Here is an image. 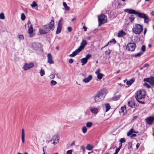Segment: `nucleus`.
<instances>
[{"label": "nucleus", "mask_w": 154, "mask_h": 154, "mask_svg": "<svg viewBox=\"0 0 154 154\" xmlns=\"http://www.w3.org/2000/svg\"><path fill=\"white\" fill-rule=\"evenodd\" d=\"M106 94V90L105 89L100 91L91 98V103L93 104L101 101L104 99Z\"/></svg>", "instance_id": "1"}, {"label": "nucleus", "mask_w": 154, "mask_h": 154, "mask_svg": "<svg viewBox=\"0 0 154 154\" xmlns=\"http://www.w3.org/2000/svg\"><path fill=\"white\" fill-rule=\"evenodd\" d=\"M54 20H52L48 25L43 26V29H39V32L41 34H44L48 33L51 30L54 29Z\"/></svg>", "instance_id": "2"}, {"label": "nucleus", "mask_w": 154, "mask_h": 154, "mask_svg": "<svg viewBox=\"0 0 154 154\" xmlns=\"http://www.w3.org/2000/svg\"><path fill=\"white\" fill-rule=\"evenodd\" d=\"M146 93L145 91L144 90H139L137 92L135 98L136 100L140 103L144 104L145 103L143 101H140L139 100L144 98L145 97Z\"/></svg>", "instance_id": "3"}, {"label": "nucleus", "mask_w": 154, "mask_h": 154, "mask_svg": "<svg viewBox=\"0 0 154 154\" xmlns=\"http://www.w3.org/2000/svg\"><path fill=\"white\" fill-rule=\"evenodd\" d=\"M132 30L134 33L140 34L143 30V26L141 24H135L132 29Z\"/></svg>", "instance_id": "4"}, {"label": "nucleus", "mask_w": 154, "mask_h": 154, "mask_svg": "<svg viewBox=\"0 0 154 154\" xmlns=\"http://www.w3.org/2000/svg\"><path fill=\"white\" fill-rule=\"evenodd\" d=\"M98 17L99 26L106 22L107 17L104 14H102Z\"/></svg>", "instance_id": "5"}, {"label": "nucleus", "mask_w": 154, "mask_h": 154, "mask_svg": "<svg viewBox=\"0 0 154 154\" xmlns=\"http://www.w3.org/2000/svg\"><path fill=\"white\" fill-rule=\"evenodd\" d=\"M34 66V64L32 62H30L29 63H26L23 66V69L24 71H27L33 68Z\"/></svg>", "instance_id": "6"}, {"label": "nucleus", "mask_w": 154, "mask_h": 154, "mask_svg": "<svg viewBox=\"0 0 154 154\" xmlns=\"http://www.w3.org/2000/svg\"><path fill=\"white\" fill-rule=\"evenodd\" d=\"M137 16L140 18L144 19V22L148 23L149 21V17L144 13L139 12Z\"/></svg>", "instance_id": "7"}, {"label": "nucleus", "mask_w": 154, "mask_h": 154, "mask_svg": "<svg viewBox=\"0 0 154 154\" xmlns=\"http://www.w3.org/2000/svg\"><path fill=\"white\" fill-rule=\"evenodd\" d=\"M136 47V45L135 44L132 43H128L126 46V49L129 51H133L134 50Z\"/></svg>", "instance_id": "8"}, {"label": "nucleus", "mask_w": 154, "mask_h": 154, "mask_svg": "<svg viewBox=\"0 0 154 154\" xmlns=\"http://www.w3.org/2000/svg\"><path fill=\"white\" fill-rule=\"evenodd\" d=\"M59 140V137L57 135L54 136L51 140H50L51 142H52V143L55 145L58 143Z\"/></svg>", "instance_id": "9"}, {"label": "nucleus", "mask_w": 154, "mask_h": 154, "mask_svg": "<svg viewBox=\"0 0 154 154\" xmlns=\"http://www.w3.org/2000/svg\"><path fill=\"white\" fill-rule=\"evenodd\" d=\"M32 46L35 50H38L41 48L42 45L38 42H33L32 44Z\"/></svg>", "instance_id": "10"}, {"label": "nucleus", "mask_w": 154, "mask_h": 154, "mask_svg": "<svg viewBox=\"0 0 154 154\" xmlns=\"http://www.w3.org/2000/svg\"><path fill=\"white\" fill-rule=\"evenodd\" d=\"M62 20V18H61L59 20L58 22L57 30L56 32V34H57L60 33L62 29L61 21Z\"/></svg>", "instance_id": "11"}, {"label": "nucleus", "mask_w": 154, "mask_h": 154, "mask_svg": "<svg viewBox=\"0 0 154 154\" xmlns=\"http://www.w3.org/2000/svg\"><path fill=\"white\" fill-rule=\"evenodd\" d=\"M124 11L129 14H134L137 15V16L138 15L139 12L138 11H136L134 10L130 9H125L124 10Z\"/></svg>", "instance_id": "12"}, {"label": "nucleus", "mask_w": 154, "mask_h": 154, "mask_svg": "<svg viewBox=\"0 0 154 154\" xmlns=\"http://www.w3.org/2000/svg\"><path fill=\"white\" fill-rule=\"evenodd\" d=\"M28 31L29 37H33L35 35V34L33 33V27L32 24H31L29 26Z\"/></svg>", "instance_id": "13"}, {"label": "nucleus", "mask_w": 154, "mask_h": 154, "mask_svg": "<svg viewBox=\"0 0 154 154\" xmlns=\"http://www.w3.org/2000/svg\"><path fill=\"white\" fill-rule=\"evenodd\" d=\"M87 44V42L85 40H83L81 42L80 45L78 48L81 51L83 49L85 46Z\"/></svg>", "instance_id": "14"}, {"label": "nucleus", "mask_w": 154, "mask_h": 154, "mask_svg": "<svg viewBox=\"0 0 154 154\" xmlns=\"http://www.w3.org/2000/svg\"><path fill=\"white\" fill-rule=\"evenodd\" d=\"M47 57L48 58V62L50 64H52L54 63V61L52 60L53 57L52 55L48 53L47 54Z\"/></svg>", "instance_id": "15"}, {"label": "nucleus", "mask_w": 154, "mask_h": 154, "mask_svg": "<svg viewBox=\"0 0 154 154\" xmlns=\"http://www.w3.org/2000/svg\"><path fill=\"white\" fill-rule=\"evenodd\" d=\"M146 121L149 124H152L154 121V117H150L147 118L146 119Z\"/></svg>", "instance_id": "16"}, {"label": "nucleus", "mask_w": 154, "mask_h": 154, "mask_svg": "<svg viewBox=\"0 0 154 154\" xmlns=\"http://www.w3.org/2000/svg\"><path fill=\"white\" fill-rule=\"evenodd\" d=\"M92 76L91 75H90L88 77L86 78L83 80V82L85 83H87L92 80Z\"/></svg>", "instance_id": "17"}, {"label": "nucleus", "mask_w": 154, "mask_h": 154, "mask_svg": "<svg viewBox=\"0 0 154 154\" xmlns=\"http://www.w3.org/2000/svg\"><path fill=\"white\" fill-rule=\"evenodd\" d=\"M81 51L80 50H79L78 48L76 49L75 51H73L72 54L69 55V56L70 57H74L76 55L78 54L81 52Z\"/></svg>", "instance_id": "18"}, {"label": "nucleus", "mask_w": 154, "mask_h": 154, "mask_svg": "<svg viewBox=\"0 0 154 154\" xmlns=\"http://www.w3.org/2000/svg\"><path fill=\"white\" fill-rule=\"evenodd\" d=\"M90 111L92 113L96 114H97L99 112L98 109L96 108L91 107L90 108Z\"/></svg>", "instance_id": "19"}, {"label": "nucleus", "mask_w": 154, "mask_h": 154, "mask_svg": "<svg viewBox=\"0 0 154 154\" xmlns=\"http://www.w3.org/2000/svg\"><path fill=\"white\" fill-rule=\"evenodd\" d=\"M138 131H135L133 128L131 129L127 134V136L128 137L130 136L133 133H137Z\"/></svg>", "instance_id": "20"}, {"label": "nucleus", "mask_w": 154, "mask_h": 154, "mask_svg": "<svg viewBox=\"0 0 154 154\" xmlns=\"http://www.w3.org/2000/svg\"><path fill=\"white\" fill-rule=\"evenodd\" d=\"M21 140L23 143H25V132L24 129H22L21 131Z\"/></svg>", "instance_id": "21"}, {"label": "nucleus", "mask_w": 154, "mask_h": 154, "mask_svg": "<svg viewBox=\"0 0 154 154\" xmlns=\"http://www.w3.org/2000/svg\"><path fill=\"white\" fill-rule=\"evenodd\" d=\"M126 35V33L123 31L122 30H121L119 32L118 34V37H121L124 35Z\"/></svg>", "instance_id": "22"}, {"label": "nucleus", "mask_w": 154, "mask_h": 154, "mask_svg": "<svg viewBox=\"0 0 154 154\" xmlns=\"http://www.w3.org/2000/svg\"><path fill=\"white\" fill-rule=\"evenodd\" d=\"M128 104L129 106L133 107V106L135 107V103L134 101L131 100L128 102Z\"/></svg>", "instance_id": "23"}, {"label": "nucleus", "mask_w": 154, "mask_h": 154, "mask_svg": "<svg viewBox=\"0 0 154 154\" xmlns=\"http://www.w3.org/2000/svg\"><path fill=\"white\" fill-rule=\"evenodd\" d=\"M121 96V94H119L118 95L113 96L112 98V99L114 101H117L119 99Z\"/></svg>", "instance_id": "24"}, {"label": "nucleus", "mask_w": 154, "mask_h": 154, "mask_svg": "<svg viewBox=\"0 0 154 154\" xmlns=\"http://www.w3.org/2000/svg\"><path fill=\"white\" fill-rule=\"evenodd\" d=\"M63 4L65 11H69L70 10L69 7L67 6L65 2H63Z\"/></svg>", "instance_id": "25"}, {"label": "nucleus", "mask_w": 154, "mask_h": 154, "mask_svg": "<svg viewBox=\"0 0 154 154\" xmlns=\"http://www.w3.org/2000/svg\"><path fill=\"white\" fill-rule=\"evenodd\" d=\"M81 62L82 63V65L83 66L87 63L88 60L85 58H84L81 60Z\"/></svg>", "instance_id": "26"}, {"label": "nucleus", "mask_w": 154, "mask_h": 154, "mask_svg": "<svg viewBox=\"0 0 154 154\" xmlns=\"http://www.w3.org/2000/svg\"><path fill=\"white\" fill-rule=\"evenodd\" d=\"M134 80L133 79H131L129 81H127L126 84L128 86H130L134 82Z\"/></svg>", "instance_id": "27"}, {"label": "nucleus", "mask_w": 154, "mask_h": 154, "mask_svg": "<svg viewBox=\"0 0 154 154\" xmlns=\"http://www.w3.org/2000/svg\"><path fill=\"white\" fill-rule=\"evenodd\" d=\"M105 107L106 108V112H108L110 109V106L109 104V103H107L105 104Z\"/></svg>", "instance_id": "28"}, {"label": "nucleus", "mask_w": 154, "mask_h": 154, "mask_svg": "<svg viewBox=\"0 0 154 154\" xmlns=\"http://www.w3.org/2000/svg\"><path fill=\"white\" fill-rule=\"evenodd\" d=\"M94 148V146L90 144H88L86 146V148L88 150H92Z\"/></svg>", "instance_id": "29"}, {"label": "nucleus", "mask_w": 154, "mask_h": 154, "mask_svg": "<svg viewBox=\"0 0 154 154\" xmlns=\"http://www.w3.org/2000/svg\"><path fill=\"white\" fill-rule=\"evenodd\" d=\"M93 125V123L92 122H88L86 123V126L88 128H90Z\"/></svg>", "instance_id": "30"}, {"label": "nucleus", "mask_w": 154, "mask_h": 154, "mask_svg": "<svg viewBox=\"0 0 154 154\" xmlns=\"http://www.w3.org/2000/svg\"><path fill=\"white\" fill-rule=\"evenodd\" d=\"M87 130V128L86 127L84 126L82 127V130L83 133L84 134L86 132Z\"/></svg>", "instance_id": "31"}, {"label": "nucleus", "mask_w": 154, "mask_h": 154, "mask_svg": "<svg viewBox=\"0 0 154 154\" xmlns=\"http://www.w3.org/2000/svg\"><path fill=\"white\" fill-rule=\"evenodd\" d=\"M134 18L135 17L132 14L131 15L130 17H129V20L131 22H133L134 20Z\"/></svg>", "instance_id": "32"}, {"label": "nucleus", "mask_w": 154, "mask_h": 154, "mask_svg": "<svg viewBox=\"0 0 154 154\" xmlns=\"http://www.w3.org/2000/svg\"><path fill=\"white\" fill-rule=\"evenodd\" d=\"M39 73L41 76H43L45 74V72L44 70L42 69L40 70Z\"/></svg>", "instance_id": "33"}, {"label": "nucleus", "mask_w": 154, "mask_h": 154, "mask_svg": "<svg viewBox=\"0 0 154 154\" xmlns=\"http://www.w3.org/2000/svg\"><path fill=\"white\" fill-rule=\"evenodd\" d=\"M57 84V82L56 81L52 80L51 82L50 85L51 86H53L56 85Z\"/></svg>", "instance_id": "34"}, {"label": "nucleus", "mask_w": 154, "mask_h": 154, "mask_svg": "<svg viewBox=\"0 0 154 154\" xmlns=\"http://www.w3.org/2000/svg\"><path fill=\"white\" fill-rule=\"evenodd\" d=\"M37 4L35 1L33 2L32 4H31V5L32 8H34L35 7L37 6Z\"/></svg>", "instance_id": "35"}, {"label": "nucleus", "mask_w": 154, "mask_h": 154, "mask_svg": "<svg viewBox=\"0 0 154 154\" xmlns=\"http://www.w3.org/2000/svg\"><path fill=\"white\" fill-rule=\"evenodd\" d=\"M103 74L102 73H100L97 75V78L99 79H101L103 76Z\"/></svg>", "instance_id": "36"}, {"label": "nucleus", "mask_w": 154, "mask_h": 154, "mask_svg": "<svg viewBox=\"0 0 154 154\" xmlns=\"http://www.w3.org/2000/svg\"><path fill=\"white\" fill-rule=\"evenodd\" d=\"M5 18L4 14L3 13L0 14V19L4 20Z\"/></svg>", "instance_id": "37"}, {"label": "nucleus", "mask_w": 154, "mask_h": 154, "mask_svg": "<svg viewBox=\"0 0 154 154\" xmlns=\"http://www.w3.org/2000/svg\"><path fill=\"white\" fill-rule=\"evenodd\" d=\"M151 85L154 86V77H152L151 78V81L150 82Z\"/></svg>", "instance_id": "38"}, {"label": "nucleus", "mask_w": 154, "mask_h": 154, "mask_svg": "<svg viewBox=\"0 0 154 154\" xmlns=\"http://www.w3.org/2000/svg\"><path fill=\"white\" fill-rule=\"evenodd\" d=\"M21 19L22 20H24L26 18V17L24 13H22L21 14Z\"/></svg>", "instance_id": "39"}, {"label": "nucleus", "mask_w": 154, "mask_h": 154, "mask_svg": "<svg viewBox=\"0 0 154 154\" xmlns=\"http://www.w3.org/2000/svg\"><path fill=\"white\" fill-rule=\"evenodd\" d=\"M121 112L124 113V112H126V107H125L124 106L122 107L121 108Z\"/></svg>", "instance_id": "40"}, {"label": "nucleus", "mask_w": 154, "mask_h": 154, "mask_svg": "<svg viewBox=\"0 0 154 154\" xmlns=\"http://www.w3.org/2000/svg\"><path fill=\"white\" fill-rule=\"evenodd\" d=\"M18 37L20 40H23L24 39V37L23 35H18Z\"/></svg>", "instance_id": "41"}, {"label": "nucleus", "mask_w": 154, "mask_h": 154, "mask_svg": "<svg viewBox=\"0 0 154 154\" xmlns=\"http://www.w3.org/2000/svg\"><path fill=\"white\" fill-rule=\"evenodd\" d=\"M143 54V53L142 52H140L139 53H137V54H135L134 56L135 57H138L141 56Z\"/></svg>", "instance_id": "42"}, {"label": "nucleus", "mask_w": 154, "mask_h": 154, "mask_svg": "<svg viewBox=\"0 0 154 154\" xmlns=\"http://www.w3.org/2000/svg\"><path fill=\"white\" fill-rule=\"evenodd\" d=\"M91 57V55L90 54H88L86 55L85 58L87 60H88Z\"/></svg>", "instance_id": "43"}, {"label": "nucleus", "mask_w": 154, "mask_h": 154, "mask_svg": "<svg viewBox=\"0 0 154 154\" xmlns=\"http://www.w3.org/2000/svg\"><path fill=\"white\" fill-rule=\"evenodd\" d=\"M144 82H149L150 83V82L151 81V79H150L149 78L144 79Z\"/></svg>", "instance_id": "44"}, {"label": "nucleus", "mask_w": 154, "mask_h": 154, "mask_svg": "<svg viewBox=\"0 0 154 154\" xmlns=\"http://www.w3.org/2000/svg\"><path fill=\"white\" fill-rule=\"evenodd\" d=\"M109 43H113L114 44H115L116 43V41L114 38H113L111 40L109 41Z\"/></svg>", "instance_id": "45"}, {"label": "nucleus", "mask_w": 154, "mask_h": 154, "mask_svg": "<svg viewBox=\"0 0 154 154\" xmlns=\"http://www.w3.org/2000/svg\"><path fill=\"white\" fill-rule=\"evenodd\" d=\"M126 141L125 139L124 138H122L120 139L119 142L121 143H123L125 142Z\"/></svg>", "instance_id": "46"}, {"label": "nucleus", "mask_w": 154, "mask_h": 154, "mask_svg": "<svg viewBox=\"0 0 154 154\" xmlns=\"http://www.w3.org/2000/svg\"><path fill=\"white\" fill-rule=\"evenodd\" d=\"M144 86H146L147 88H150V85L147 83H145L144 85Z\"/></svg>", "instance_id": "47"}, {"label": "nucleus", "mask_w": 154, "mask_h": 154, "mask_svg": "<svg viewBox=\"0 0 154 154\" xmlns=\"http://www.w3.org/2000/svg\"><path fill=\"white\" fill-rule=\"evenodd\" d=\"M111 52V51L110 50L108 49L105 52V53L106 54H109Z\"/></svg>", "instance_id": "48"}, {"label": "nucleus", "mask_w": 154, "mask_h": 154, "mask_svg": "<svg viewBox=\"0 0 154 154\" xmlns=\"http://www.w3.org/2000/svg\"><path fill=\"white\" fill-rule=\"evenodd\" d=\"M141 50L143 52L145 51L146 50V47L145 45H143L141 48Z\"/></svg>", "instance_id": "49"}, {"label": "nucleus", "mask_w": 154, "mask_h": 154, "mask_svg": "<svg viewBox=\"0 0 154 154\" xmlns=\"http://www.w3.org/2000/svg\"><path fill=\"white\" fill-rule=\"evenodd\" d=\"M80 148L82 150L83 153H85V147L84 146H82Z\"/></svg>", "instance_id": "50"}, {"label": "nucleus", "mask_w": 154, "mask_h": 154, "mask_svg": "<svg viewBox=\"0 0 154 154\" xmlns=\"http://www.w3.org/2000/svg\"><path fill=\"white\" fill-rule=\"evenodd\" d=\"M131 135L130 137L131 138H132L134 137H136L137 136L136 134H132Z\"/></svg>", "instance_id": "51"}, {"label": "nucleus", "mask_w": 154, "mask_h": 154, "mask_svg": "<svg viewBox=\"0 0 154 154\" xmlns=\"http://www.w3.org/2000/svg\"><path fill=\"white\" fill-rule=\"evenodd\" d=\"M72 151L71 149L68 150L66 152V154H72Z\"/></svg>", "instance_id": "52"}, {"label": "nucleus", "mask_w": 154, "mask_h": 154, "mask_svg": "<svg viewBox=\"0 0 154 154\" xmlns=\"http://www.w3.org/2000/svg\"><path fill=\"white\" fill-rule=\"evenodd\" d=\"M74 60L72 59H70L69 60V63H73Z\"/></svg>", "instance_id": "53"}, {"label": "nucleus", "mask_w": 154, "mask_h": 154, "mask_svg": "<svg viewBox=\"0 0 154 154\" xmlns=\"http://www.w3.org/2000/svg\"><path fill=\"white\" fill-rule=\"evenodd\" d=\"M50 78L51 79H54V78H55V75L54 74H51V75H50Z\"/></svg>", "instance_id": "54"}, {"label": "nucleus", "mask_w": 154, "mask_h": 154, "mask_svg": "<svg viewBox=\"0 0 154 154\" xmlns=\"http://www.w3.org/2000/svg\"><path fill=\"white\" fill-rule=\"evenodd\" d=\"M149 66V65L148 64L146 63L143 66V67H144V68L148 67Z\"/></svg>", "instance_id": "55"}, {"label": "nucleus", "mask_w": 154, "mask_h": 154, "mask_svg": "<svg viewBox=\"0 0 154 154\" xmlns=\"http://www.w3.org/2000/svg\"><path fill=\"white\" fill-rule=\"evenodd\" d=\"M68 30L69 32H71L72 31V29L71 27H68Z\"/></svg>", "instance_id": "56"}, {"label": "nucleus", "mask_w": 154, "mask_h": 154, "mask_svg": "<svg viewBox=\"0 0 154 154\" xmlns=\"http://www.w3.org/2000/svg\"><path fill=\"white\" fill-rule=\"evenodd\" d=\"M100 69H98L95 72V73L96 74L98 75V74L100 73Z\"/></svg>", "instance_id": "57"}, {"label": "nucleus", "mask_w": 154, "mask_h": 154, "mask_svg": "<svg viewBox=\"0 0 154 154\" xmlns=\"http://www.w3.org/2000/svg\"><path fill=\"white\" fill-rule=\"evenodd\" d=\"M109 44V42H108L106 45H105L104 47H102L101 49H102L103 48H105Z\"/></svg>", "instance_id": "58"}, {"label": "nucleus", "mask_w": 154, "mask_h": 154, "mask_svg": "<svg viewBox=\"0 0 154 154\" xmlns=\"http://www.w3.org/2000/svg\"><path fill=\"white\" fill-rule=\"evenodd\" d=\"M119 150L117 149V148L116 147V150L115 153L118 154V152H119Z\"/></svg>", "instance_id": "59"}, {"label": "nucleus", "mask_w": 154, "mask_h": 154, "mask_svg": "<svg viewBox=\"0 0 154 154\" xmlns=\"http://www.w3.org/2000/svg\"><path fill=\"white\" fill-rule=\"evenodd\" d=\"M147 31V29L146 28H145L144 31V34L145 35Z\"/></svg>", "instance_id": "60"}, {"label": "nucleus", "mask_w": 154, "mask_h": 154, "mask_svg": "<svg viewBox=\"0 0 154 154\" xmlns=\"http://www.w3.org/2000/svg\"><path fill=\"white\" fill-rule=\"evenodd\" d=\"M140 146V144L139 143H137V144H136V148H138L139 147V146Z\"/></svg>", "instance_id": "61"}, {"label": "nucleus", "mask_w": 154, "mask_h": 154, "mask_svg": "<svg viewBox=\"0 0 154 154\" xmlns=\"http://www.w3.org/2000/svg\"><path fill=\"white\" fill-rule=\"evenodd\" d=\"M31 24V22L29 20L27 23V24L28 25H29V24Z\"/></svg>", "instance_id": "62"}, {"label": "nucleus", "mask_w": 154, "mask_h": 154, "mask_svg": "<svg viewBox=\"0 0 154 154\" xmlns=\"http://www.w3.org/2000/svg\"><path fill=\"white\" fill-rule=\"evenodd\" d=\"M76 20V18L75 17H74V18H73L72 19V21H73L74 20Z\"/></svg>", "instance_id": "63"}, {"label": "nucleus", "mask_w": 154, "mask_h": 154, "mask_svg": "<svg viewBox=\"0 0 154 154\" xmlns=\"http://www.w3.org/2000/svg\"><path fill=\"white\" fill-rule=\"evenodd\" d=\"M83 28L84 29V30L85 31H86L87 30V27H85V26H83Z\"/></svg>", "instance_id": "64"}]
</instances>
